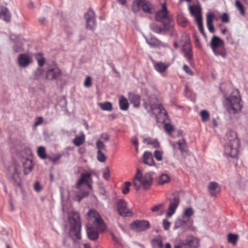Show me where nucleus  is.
<instances>
[{
  "instance_id": "f257e3e1",
  "label": "nucleus",
  "mask_w": 248,
  "mask_h": 248,
  "mask_svg": "<svg viewBox=\"0 0 248 248\" xmlns=\"http://www.w3.org/2000/svg\"><path fill=\"white\" fill-rule=\"evenodd\" d=\"M88 216L87 234L90 240L94 241L98 239L99 232H103L106 229V225L101 215L95 210H90L88 213Z\"/></svg>"
},
{
  "instance_id": "f03ea898",
  "label": "nucleus",
  "mask_w": 248,
  "mask_h": 248,
  "mask_svg": "<svg viewBox=\"0 0 248 248\" xmlns=\"http://www.w3.org/2000/svg\"><path fill=\"white\" fill-rule=\"evenodd\" d=\"M143 107L151 115H154L157 123L164 122L167 118V113L155 95L149 96L147 101L143 103Z\"/></svg>"
},
{
  "instance_id": "7ed1b4c3",
  "label": "nucleus",
  "mask_w": 248,
  "mask_h": 248,
  "mask_svg": "<svg viewBox=\"0 0 248 248\" xmlns=\"http://www.w3.org/2000/svg\"><path fill=\"white\" fill-rule=\"evenodd\" d=\"M224 154L227 157L236 158L237 157L239 141L236 133L229 130L226 133L224 138Z\"/></svg>"
},
{
  "instance_id": "20e7f679",
  "label": "nucleus",
  "mask_w": 248,
  "mask_h": 248,
  "mask_svg": "<svg viewBox=\"0 0 248 248\" xmlns=\"http://www.w3.org/2000/svg\"><path fill=\"white\" fill-rule=\"evenodd\" d=\"M92 181L91 174L88 172L83 173L77 183L76 187L78 191L74 196L73 200L80 202L81 200L88 196L89 192L87 188L92 189L91 182Z\"/></svg>"
},
{
  "instance_id": "39448f33",
  "label": "nucleus",
  "mask_w": 248,
  "mask_h": 248,
  "mask_svg": "<svg viewBox=\"0 0 248 248\" xmlns=\"http://www.w3.org/2000/svg\"><path fill=\"white\" fill-rule=\"evenodd\" d=\"M241 97L237 89H234L230 96L224 100V105L230 114H235L241 111L242 105L240 103Z\"/></svg>"
},
{
  "instance_id": "423d86ee",
  "label": "nucleus",
  "mask_w": 248,
  "mask_h": 248,
  "mask_svg": "<svg viewBox=\"0 0 248 248\" xmlns=\"http://www.w3.org/2000/svg\"><path fill=\"white\" fill-rule=\"evenodd\" d=\"M152 176L150 173H146L144 175H142L141 171L137 169L133 184L137 190H138L141 186H142L144 189H148L152 184Z\"/></svg>"
},
{
  "instance_id": "0eeeda50",
  "label": "nucleus",
  "mask_w": 248,
  "mask_h": 248,
  "mask_svg": "<svg viewBox=\"0 0 248 248\" xmlns=\"http://www.w3.org/2000/svg\"><path fill=\"white\" fill-rule=\"evenodd\" d=\"M69 221L71 233L76 239H80L81 224L79 213L76 212H71L69 214Z\"/></svg>"
},
{
  "instance_id": "6e6552de",
  "label": "nucleus",
  "mask_w": 248,
  "mask_h": 248,
  "mask_svg": "<svg viewBox=\"0 0 248 248\" xmlns=\"http://www.w3.org/2000/svg\"><path fill=\"white\" fill-rule=\"evenodd\" d=\"M211 47L217 56H221L225 59L227 56L224 42L219 37L214 35L211 40Z\"/></svg>"
},
{
  "instance_id": "1a4fd4ad",
  "label": "nucleus",
  "mask_w": 248,
  "mask_h": 248,
  "mask_svg": "<svg viewBox=\"0 0 248 248\" xmlns=\"http://www.w3.org/2000/svg\"><path fill=\"white\" fill-rule=\"evenodd\" d=\"M117 209L119 214L122 217H130L132 212L127 207L126 202L123 199H120L117 202Z\"/></svg>"
},
{
  "instance_id": "9d476101",
  "label": "nucleus",
  "mask_w": 248,
  "mask_h": 248,
  "mask_svg": "<svg viewBox=\"0 0 248 248\" xmlns=\"http://www.w3.org/2000/svg\"><path fill=\"white\" fill-rule=\"evenodd\" d=\"M62 74V70L57 65L49 67L46 71L45 78L50 80L58 79Z\"/></svg>"
},
{
  "instance_id": "9b49d317",
  "label": "nucleus",
  "mask_w": 248,
  "mask_h": 248,
  "mask_svg": "<svg viewBox=\"0 0 248 248\" xmlns=\"http://www.w3.org/2000/svg\"><path fill=\"white\" fill-rule=\"evenodd\" d=\"M86 23V28L90 30H94L96 26L95 13L92 9H89L84 15Z\"/></svg>"
},
{
  "instance_id": "f8f14e48",
  "label": "nucleus",
  "mask_w": 248,
  "mask_h": 248,
  "mask_svg": "<svg viewBox=\"0 0 248 248\" xmlns=\"http://www.w3.org/2000/svg\"><path fill=\"white\" fill-rule=\"evenodd\" d=\"M130 227L132 230L137 232L144 231L150 228V223L148 221L145 220H137L133 222Z\"/></svg>"
},
{
  "instance_id": "ddd939ff",
  "label": "nucleus",
  "mask_w": 248,
  "mask_h": 248,
  "mask_svg": "<svg viewBox=\"0 0 248 248\" xmlns=\"http://www.w3.org/2000/svg\"><path fill=\"white\" fill-rule=\"evenodd\" d=\"M188 219L184 218V217L177 218L173 226V229H180L181 232L186 231L189 227Z\"/></svg>"
},
{
  "instance_id": "4468645a",
  "label": "nucleus",
  "mask_w": 248,
  "mask_h": 248,
  "mask_svg": "<svg viewBox=\"0 0 248 248\" xmlns=\"http://www.w3.org/2000/svg\"><path fill=\"white\" fill-rule=\"evenodd\" d=\"M179 198L177 196H174L173 199L170 200L168 211L166 214L167 217H170L174 214L179 204Z\"/></svg>"
},
{
  "instance_id": "2eb2a0df",
  "label": "nucleus",
  "mask_w": 248,
  "mask_h": 248,
  "mask_svg": "<svg viewBox=\"0 0 248 248\" xmlns=\"http://www.w3.org/2000/svg\"><path fill=\"white\" fill-rule=\"evenodd\" d=\"M162 9L155 14V19L158 21H162L164 19L169 20L168 11L165 3L162 4Z\"/></svg>"
},
{
  "instance_id": "dca6fc26",
  "label": "nucleus",
  "mask_w": 248,
  "mask_h": 248,
  "mask_svg": "<svg viewBox=\"0 0 248 248\" xmlns=\"http://www.w3.org/2000/svg\"><path fill=\"white\" fill-rule=\"evenodd\" d=\"M31 62V59L26 54H20L17 58V63L21 67L25 68Z\"/></svg>"
},
{
  "instance_id": "f3484780",
  "label": "nucleus",
  "mask_w": 248,
  "mask_h": 248,
  "mask_svg": "<svg viewBox=\"0 0 248 248\" xmlns=\"http://www.w3.org/2000/svg\"><path fill=\"white\" fill-rule=\"evenodd\" d=\"M153 67L155 70L160 74H162L168 68L170 65L169 62H163L161 61L153 62Z\"/></svg>"
},
{
  "instance_id": "a211bd4d",
  "label": "nucleus",
  "mask_w": 248,
  "mask_h": 248,
  "mask_svg": "<svg viewBox=\"0 0 248 248\" xmlns=\"http://www.w3.org/2000/svg\"><path fill=\"white\" fill-rule=\"evenodd\" d=\"M146 43L151 47H154L156 46L166 47L168 45L166 43H164L160 41L157 38L153 35H150V38L145 37Z\"/></svg>"
},
{
  "instance_id": "6ab92c4d",
  "label": "nucleus",
  "mask_w": 248,
  "mask_h": 248,
  "mask_svg": "<svg viewBox=\"0 0 248 248\" xmlns=\"http://www.w3.org/2000/svg\"><path fill=\"white\" fill-rule=\"evenodd\" d=\"M183 50L185 57L191 63L193 61V52L192 46L189 42H186L183 46Z\"/></svg>"
},
{
  "instance_id": "aec40b11",
  "label": "nucleus",
  "mask_w": 248,
  "mask_h": 248,
  "mask_svg": "<svg viewBox=\"0 0 248 248\" xmlns=\"http://www.w3.org/2000/svg\"><path fill=\"white\" fill-rule=\"evenodd\" d=\"M2 18L6 22H9L11 19V14L8 9L4 6L0 7V19Z\"/></svg>"
},
{
  "instance_id": "412c9836",
  "label": "nucleus",
  "mask_w": 248,
  "mask_h": 248,
  "mask_svg": "<svg viewBox=\"0 0 248 248\" xmlns=\"http://www.w3.org/2000/svg\"><path fill=\"white\" fill-rule=\"evenodd\" d=\"M128 97L130 102L133 104V106L138 108L140 105V95L134 93L129 92Z\"/></svg>"
},
{
  "instance_id": "4be33fe9",
  "label": "nucleus",
  "mask_w": 248,
  "mask_h": 248,
  "mask_svg": "<svg viewBox=\"0 0 248 248\" xmlns=\"http://www.w3.org/2000/svg\"><path fill=\"white\" fill-rule=\"evenodd\" d=\"M11 178L13 181L14 184L20 187L21 185V180L19 176V173L18 168L17 167L15 166L14 168V172L12 173Z\"/></svg>"
},
{
  "instance_id": "5701e85b",
  "label": "nucleus",
  "mask_w": 248,
  "mask_h": 248,
  "mask_svg": "<svg viewBox=\"0 0 248 248\" xmlns=\"http://www.w3.org/2000/svg\"><path fill=\"white\" fill-rule=\"evenodd\" d=\"M143 162L149 166L155 165L152 154L150 152H145L143 155Z\"/></svg>"
},
{
  "instance_id": "b1692460",
  "label": "nucleus",
  "mask_w": 248,
  "mask_h": 248,
  "mask_svg": "<svg viewBox=\"0 0 248 248\" xmlns=\"http://www.w3.org/2000/svg\"><path fill=\"white\" fill-rule=\"evenodd\" d=\"M195 8H194L193 6L190 5L188 7L190 13L195 17L197 25H200L203 24L202 23V16L200 14H198L197 12L195 10Z\"/></svg>"
},
{
  "instance_id": "393cba45",
  "label": "nucleus",
  "mask_w": 248,
  "mask_h": 248,
  "mask_svg": "<svg viewBox=\"0 0 248 248\" xmlns=\"http://www.w3.org/2000/svg\"><path fill=\"white\" fill-rule=\"evenodd\" d=\"M120 108L122 110H127L129 108V103L126 97L122 95L119 100Z\"/></svg>"
},
{
  "instance_id": "a878e982",
  "label": "nucleus",
  "mask_w": 248,
  "mask_h": 248,
  "mask_svg": "<svg viewBox=\"0 0 248 248\" xmlns=\"http://www.w3.org/2000/svg\"><path fill=\"white\" fill-rule=\"evenodd\" d=\"M145 13L147 14H152L154 12L153 6L149 1H147L144 4H143L140 8Z\"/></svg>"
},
{
  "instance_id": "bb28decb",
  "label": "nucleus",
  "mask_w": 248,
  "mask_h": 248,
  "mask_svg": "<svg viewBox=\"0 0 248 248\" xmlns=\"http://www.w3.org/2000/svg\"><path fill=\"white\" fill-rule=\"evenodd\" d=\"M238 240V235L236 234L229 233L227 236V241L229 243L235 246Z\"/></svg>"
},
{
  "instance_id": "cd10ccee",
  "label": "nucleus",
  "mask_w": 248,
  "mask_h": 248,
  "mask_svg": "<svg viewBox=\"0 0 248 248\" xmlns=\"http://www.w3.org/2000/svg\"><path fill=\"white\" fill-rule=\"evenodd\" d=\"M177 144L178 146L179 149L182 153L186 152V143L184 139L178 140L177 141Z\"/></svg>"
},
{
  "instance_id": "c85d7f7f",
  "label": "nucleus",
  "mask_w": 248,
  "mask_h": 248,
  "mask_svg": "<svg viewBox=\"0 0 248 248\" xmlns=\"http://www.w3.org/2000/svg\"><path fill=\"white\" fill-rule=\"evenodd\" d=\"M185 244L190 247H196L197 246L198 242L196 238L188 236L186 237Z\"/></svg>"
},
{
  "instance_id": "c756f323",
  "label": "nucleus",
  "mask_w": 248,
  "mask_h": 248,
  "mask_svg": "<svg viewBox=\"0 0 248 248\" xmlns=\"http://www.w3.org/2000/svg\"><path fill=\"white\" fill-rule=\"evenodd\" d=\"M144 142L147 145H152L154 148H157L159 146V143L158 140L156 139H152L150 138H145L144 140Z\"/></svg>"
},
{
  "instance_id": "7c9ffc66",
  "label": "nucleus",
  "mask_w": 248,
  "mask_h": 248,
  "mask_svg": "<svg viewBox=\"0 0 248 248\" xmlns=\"http://www.w3.org/2000/svg\"><path fill=\"white\" fill-rule=\"evenodd\" d=\"M218 187V184L215 182H210L208 185V190L210 192L212 196H216V194L214 192Z\"/></svg>"
},
{
  "instance_id": "2f4dec72",
  "label": "nucleus",
  "mask_w": 248,
  "mask_h": 248,
  "mask_svg": "<svg viewBox=\"0 0 248 248\" xmlns=\"http://www.w3.org/2000/svg\"><path fill=\"white\" fill-rule=\"evenodd\" d=\"M170 180L169 176L166 174H162L159 176L158 179V183L159 185H164L165 183L169 182Z\"/></svg>"
},
{
  "instance_id": "473e14b6",
  "label": "nucleus",
  "mask_w": 248,
  "mask_h": 248,
  "mask_svg": "<svg viewBox=\"0 0 248 248\" xmlns=\"http://www.w3.org/2000/svg\"><path fill=\"white\" fill-rule=\"evenodd\" d=\"M85 140V136L82 134L80 136H77L73 140V143L77 146L81 145Z\"/></svg>"
},
{
  "instance_id": "72a5a7b5",
  "label": "nucleus",
  "mask_w": 248,
  "mask_h": 248,
  "mask_svg": "<svg viewBox=\"0 0 248 248\" xmlns=\"http://www.w3.org/2000/svg\"><path fill=\"white\" fill-rule=\"evenodd\" d=\"M177 21L178 24L182 27H185L187 22V19L182 14L178 15Z\"/></svg>"
},
{
  "instance_id": "f704fd0d",
  "label": "nucleus",
  "mask_w": 248,
  "mask_h": 248,
  "mask_svg": "<svg viewBox=\"0 0 248 248\" xmlns=\"http://www.w3.org/2000/svg\"><path fill=\"white\" fill-rule=\"evenodd\" d=\"M152 245L153 248H163V245L162 241L161 239H154L152 241Z\"/></svg>"
},
{
  "instance_id": "c9c22d12",
  "label": "nucleus",
  "mask_w": 248,
  "mask_h": 248,
  "mask_svg": "<svg viewBox=\"0 0 248 248\" xmlns=\"http://www.w3.org/2000/svg\"><path fill=\"white\" fill-rule=\"evenodd\" d=\"M99 106L103 110L110 111L112 109V104L109 102L100 103Z\"/></svg>"
},
{
  "instance_id": "e433bc0d",
  "label": "nucleus",
  "mask_w": 248,
  "mask_h": 248,
  "mask_svg": "<svg viewBox=\"0 0 248 248\" xmlns=\"http://www.w3.org/2000/svg\"><path fill=\"white\" fill-rule=\"evenodd\" d=\"M44 71L42 68L39 67L34 72V77L35 78H45V76L44 75Z\"/></svg>"
},
{
  "instance_id": "4c0bfd02",
  "label": "nucleus",
  "mask_w": 248,
  "mask_h": 248,
  "mask_svg": "<svg viewBox=\"0 0 248 248\" xmlns=\"http://www.w3.org/2000/svg\"><path fill=\"white\" fill-rule=\"evenodd\" d=\"M150 29L155 33H160L163 31V28L156 23H152L150 25Z\"/></svg>"
},
{
  "instance_id": "58836bf2",
  "label": "nucleus",
  "mask_w": 248,
  "mask_h": 248,
  "mask_svg": "<svg viewBox=\"0 0 248 248\" xmlns=\"http://www.w3.org/2000/svg\"><path fill=\"white\" fill-rule=\"evenodd\" d=\"M35 58L37 61L38 65L40 67L42 66L45 62V58L42 56L41 53L36 54Z\"/></svg>"
},
{
  "instance_id": "ea45409f",
  "label": "nucleus",
  "mask_w": 248,
  "mask_h": 248,
  "mask_svg": "<svg viewBox=\"0 0 248 248\" xmlns=\"http://www.w3.org/2000/svg\"><path fill=\"white\" fill-rule=\"evenodd\" d=\"M235 5L237 9L239 10L240 14L242 16H244L245 14L244 8L242 4L240 2V1L239 0H236L235 1Z\"/></svg>"
},
{
  "instance_id": "a19ab883",
  "label": "nucleus",
  "mask_w": 248,
  "mask_h": 248,
  "mask_svg": "<svg viewBox=\"0 0 248 248\" xmlns=\"http://www.w3.org/2000/svg\"><path fill=\"white\" fill-rule=\"evenodd\" d=\"M200 115L202 117V121L203 122H205L209 119V113L208 112L204 109L202 110L200 112Z\"/></svg>"
},
{
  "instance_id": "79ce46f5",
  "label": "nucleus",
  "mask_w": 248,
  "mask_h": 248,
  "mask_svg": "<svg viewBox=\"0 0 248 248\" xmlns=\"http://www.w3.org/2000/svg\"><path fill=\"white\" fill-rule=\"evenodd\" d=\"M194 214V211L191 208H187L185 209L184 214L182 217H184V218L187 217L188 220L191 216Z\"/></svg>"
},
{
  "instance_id": "37998d69",
  "label": "nucleus",
  "mask_w": 248,
  "mask_h": 248,
  "mask_svg": "<svg viewBox=\"0 0 248 248\" xmlns=\"http://www.w3.org/2000/svg\"><path fill=\"white\" fill-rule=\"evenodd\" d=\"M97 159L100 162H104L106 161V157L102 151H97Z\"/></svg>"
},
{
  "instance_id": "c03bdc74",
  "label": "nucleus",
  "mask_w": 248,
  "mask_h": 248,
  "mask_svg": "<svg viewBox=\"0 0 248 248\" xmlns=\"http://www.w3.org/2000/svg\"><path fill=\"white\" fill-rule=\"evenodd\" d=\"M37 153L38 156L42 158L45 159L46 157V154L45 153V149L43 146H40L37 150Z\"/></svg>"
},
{
  "instance_id": "a18cd8bd",
  "label": "nucleus",
  "mask_w": 248,
  "mask_h": 248,
  "mask_svg": "<svg viewBox=\"0 0 248 248\" xmlns=\"http://www.w3.org/2000/svg\"><path fill=\"white\" fill-rule=\"evenodd\" d=\"M96 146L98 151L106 152V146L105 144L100 140H97L96 142Z\"/></svg>"
},
{
  "instance_id": "49530a36",
  "label": "nucleus",
  "mask_w": 248,
  "mask_h": 248,
  "mask_svg": "<svg viewBox=\"0 0 248 248\" xmlns=\"http://www.w3.org/2000/svg\"><path fill=\"white\" fill-rule=\"evenodd\" d=\"M13 49L16 52H19L24 50L22 45L20 43L18 42L15 44L13 46Z\"/></svg>"
},
{
  "instance_id": "de8ad7c7",
  "label": "nucleus",
  "mask_w": 248,
  "mask_h": 248,
  "mask_svg": "<svg viewBox=\"0 0 248 248\" xmlns=\"http://www.w3.org/2000/svg\"><path fill=\"white\" fill-rule=\"evenodd\" d=\"M214 18V14L210 12L208 13L206 16V24H212Z\"/></svg>"
},
{
  "instance_id": "09e8293b",
  "label": "nucleus",
  "mask_w": 248,
  "mask_h": 248,
  "mask_svg": "<svg viewBox=\"0 0 248 248\" xmlns=\"http://www.w3.org/2000/svg\"><path fill=\"white\" fill-rule=\"evenodd\" d=\"M155 158L157 161H161L162 159V152L158 150H155L154 153Z\"/></svg>"
},
{
  "instance_id": "8fccbe9b",
  "label": "nucleus",
  "mask_w": 248,
  "mask_h": 248,
  "mask_svg": "<svg viewBox=\"0 0 248 248\" xmlns=\"http://www.w3.org/2000/svg\"><path fill=\"white\" fill-rule=\"evenodd\" d=\"M131 185V183L129 182H125L124 183V186L123 188V193L124 194H126L129 191V186Z\"/></svg>"
},
{
  "instance_id": "3c124183",
  "label": "nucleus",
  "mask_w": 248,
  "mask_h": 248,
  "mask_svg": "<svg viewBox=\"0 0 248 248\" xmlns=\"http://www.w3.org/2000/svg\"><path fill=\"white\" fill-rule=\"evenodd\" d=\"M147 1L146 0H135V4L137 7V10L140 9V7Z\"/></svg>"
},
{
  "instance_id": "603ef678",
  "label": "nucleus",
  "mask_w": 248,
  "mask_h": 248,
  "mask_svg": "<svg viewBox=\"0 0 248 248\" xmlns=\"http://www.w3.org/2000/svg\"><path fill=\"white\" fill-rule=\"evenodd\" d=\"M221 21L224 23H229L230 21L229 17L227 13H224L220 16Z\"/></svg>"
},
{
  "instance_id": "864d4df0",
  "label": "nucleus",
  "mask_w": 248,
  "mask_h": 248,
  "mask_svg": "<svg viewBox=\"0 0 248 248\" xmlns=\"http://www.w3.org/2000/svg\"><path fill=\"white\" fill-rule=\"evenodd\" d=\"M167 20V21L166 22L163 23L164 28H163V31H164L165 32H166L169 30L170 18L169 17V20Z\"/></svg>"
},
{
  "instance_id": "5fc2aeb1",
  "label": "nucleus",
  "mask_w": 248,
  "mask_h": 248,
  "mask_svg": "<svg viewBox=\"0 0 248 248\" xmlns=\"http://www.w3.org/2000/svg\"><path fill=\"white\" fill-rule=\"evenodd\" d=\"M33 186H34V190L37 192H40L42 189V187L40 183L38 181L34 183Z\"/></svg>"
},
{
  "instance_id": "6e6d98bb",
  "label": "nucleus",
  "mask_w": 248,
  "mask_h": 248,
  "mask_svg": "<svg viewBox=\"0 0 248 248\" xmlns=\"http://www.w3.org/2000/svg\"><path fill=\"white\" fill-rule=\"evenodd\" d=\"M163 225L164 229L167 231L170 228V223L167 219H165L163 220Z\"/></svg>"
},
{
  "instance_id": "4d7b16f0",
  "label": "nucleus",
  "mask_w": 248,
  "mask_h": 248,
  "mask_svg": "<svg viewBox=\"0 0 248 248\" xmlns=\"http://www.w3.org/2000/svg\"><path fill=\"white\" fill-rule=\"evenodd\" d=\"M84 85L86 87H90L92 85L91 78L90 77L88 76L86 77Z\"/></svg>"
},
{
  "instance_id": "13d9d810",
  "label": "nucleus",
  "mask_w": 248,
  "mask_h": 248,
  "mask_svg": "<svg viewBox=\"0 0 248 248\" xmlns=\"http://www.w3.org/2000/svg\"><path fill=\"white\" fill-rule=\"evenodd\" d=\"M109 170L108 167H107L103 172V177L105 179L108 180L109 178Z\"/></svg>"
},
{
  "instance_id": "bf43d9fd",
  "label": "nucleus",
  "mask_w": 248,
  "mask_h": 248,
  "mask_svg": "<svg viewBox=\"0 0 248 248\" xmlns=\"http://www.w3.org/2000/svg\"><path fill=\"white\" fill-rule=\"evenodd\" d=\"M183 69L185 72H186L187 74H188L190 75H192L193 74V72L190 69L189 67L186 64H184L183 65Z\"/></svg>"
},
{
  "instance_id": "052dcab7",
  "label": "nucleus",
  "mask_w": 248,
  "mask_h": 248,
  "mask_svg": "<svg viewBox=\"0 0 248 248\" xmlns=\"http://www.w3.org/2000/svg\"><path fill=\"white\" fill-rule=\"evenodd\" d=\"M163 205L162 203L157 204L151 208V211L153 212H157L163 207Z\"/></svg>"
},
{
  "instance_id": "680f3d73",
  "label": "nucleus",
  "mask_w": 248,
  "mask_h": 248,
  "mask_svg": "<svg viewBox=\"0 0 248 248\" xmlns=\"http://www.w3.org/2000/svg\"><path fill=\"white\" fill-rule=\"evenodd\" d=\"M164 128L168 132H170L172 131V126L170 124H165L164 125Z\"/></svg>"
},
{
  "instance_id": "e2e57ef3",
  "label": "nucleus",
  "mask_w": 248,
  "mask_h": 248,
  "mask_svg": "<svg viewBox=\"0 0 248 248\" xmlns=\"http://www.w3.org/2000/svg\"><path fill=\"white\" fill-rule=\"evenodd\" d=\"M226 39H227L228 42L231 45H233L234 43V40L232 38V35L230 33L228 34V35L226 37Z\"/></svg>"
},
{
  "instance_id": "0e129e2a",
  "label": "nucleus",
  "mask_w": 248,
  "mask_h": 248,
  "mask_svg": "<svg viewBox=\"0 0 248 248\" xmlns=\"http://www.w3.org/2000/svg\"><path fill=\"white\" fill-rule=\"evenodd\" d=\"M207 28L210 32L214 33L215 31L214 26L213 24H206Z\"/></svg>"
},
{
  "instance_id": "69168bd1",
  "label": "nucleus",
  "mask_w": 248,
  "mask_h": 248,
  "mask_svg": "<svg viewBox=\"0 0 248 248\" xmlns=\"http://www.w3.org/2000/svg\"><path fill=\"white\" fill-rule=\"evenodd\" d=\"M62 157V155H58L50 158V160L52 162H55L59 160Z\"/></svg>"
},
{
  "instance_id": "338daca9",
  "label": "nucleus",
  "mask_w": 248,
  "mask_h": 248,
  "mask_svg": "<svg viewBox=\"0 0 248 248\" xmlns=\"http://www.w3.org/2000/svg\"><path fill=\"white\" fill-rule=\"evenodd\" d=\"M101 138L106 141H108L109 140V136L107 133L102 134L101 135Z\"/></svg>"
},
{
  "instance_id": "774afa93",
  "label": "nucleus",
  "mask_w": 248,
  "mask_h": 248,
  "mask_svg": "<svg viewBox=\"0 0 248 248\" xmlns=\"http://www.w3.org/2000/svg\"><path fill=\"white\" fill-rule=\"evenodd\" d=\"M32 167L31 165H29V167H25L24 173L27 175L32 170Z\"/></svg>"
}]
</instances>
